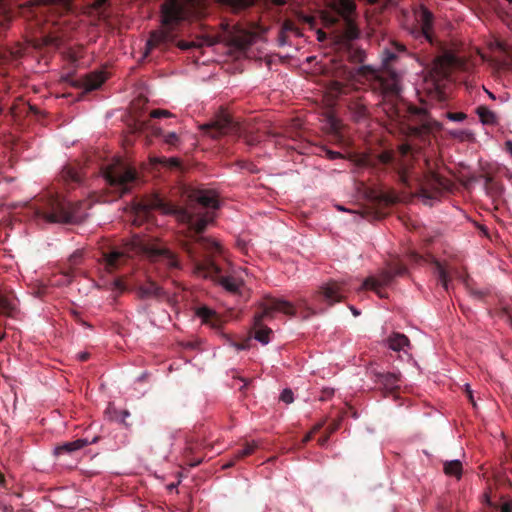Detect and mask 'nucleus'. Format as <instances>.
Listing matches in <instances>:
<instances>
[{"instance_id":"nucleus-48","label":"nucleus","mask_w":512,"mask_h":512,"mask_svg":"<svg viewBox=\"0 0 512 512\" xmlns=\"http://www.w3.org/2000/svg\"><path fill=\"white\" fill-rule=\"evenodd\" d=\"M278 41L281 46L287 43V33H283L282 30L279 31Z\"/></svg>"},{"instance_id":"nucleus-27","label":"nucleus","mask_w":512,"mask_h":512,"mask_svg":"<svg viewBox=\"0 0 512 512\" xmlns=\"http://www.w3.org/2000/svg\"><path fill=\"white\" fill-rule=\"evenodd\" d=\"M61 177L68 185L79 184L81 182L78 170L72 166L64 167L61 172Z\"/></svg>"},{"instance_id":"nucleus-12","label":"nucleus","mask_w":512,"mask_h":512,"mask_svg":"<svg viewBox=\"0 0 512 512\" xmlns=\"http://www.w3.org/2000/svg\"><path fill=\"white\" fill-rule=\"evenodd\" d=\"M407 272V268L398 259H393L387 264V268L381 270L378 278L370 276L367 277L363 284L362 289L372 290L379 297H385L382 291L383 286H388L396 276H403Z\"/></svg>"},{"instance_id":"nucleus-18","label":"nucleus","mask_w":512,"mask_h":512,"mask_svg":"<svg viewBox=\"0 0 512 512\" xmlns=\"http://www.w3.org/2000/svg\"><path fill=\"white\" fill-rule=\"evenodd\" d=\"M342 21V28L339 31V38L342 41L350 42L359 37L360 31L353 18H346Z\"/></svg>"},{"instance_id":"nucleus-43","label":"nucleus","mask_w":512,"mask_h":512,"mask_svg":"<svg viewBox=\"0 0 512 512\" xmlns=\"http://www.w3.org/2000/svg\"><path fill=\"white\" fill-rule=\"evenodd\" d=\"M321 427H322L321 423L315 425L313 427L312 431L309 432L307 435H305V437L303 438V443L309 442L313 438V434L316 433L317 431H319L321 429Z\"/></svg>"},{"instance_id":"nucleus-23","label":"nucleus","mask_w":512,"mask_h":512,"mask_svg":"<svg viewBox=\"0 0 512 512\" xmlns=\"http://www.w3.org/2000/svg\"><path fill=\"white\" fill-rule=\"evenodd\" d=\"M134 128L135 131L138 132L150 131L152 135L157 137L162 135V129L152 124L149 119L143 120L140 118H136L134 121Z\"/></svg>"},{"instance_id":"nucleus-45","label":"nucleus","mask_w":512,"mask_h":512,"mask_svg":"<svg viewBox=\"0 0 512 512\" xmlns=\"http://www.w3.org/2000/svg\"><path fill=\"white\" fill-rule=\"evenodd\" d=\"M464 391H465V394H466L468 400L473 405V407H476V403H475L474 396H473V391L470 389V386L468 384H465V390Z\"/></svg>"},{"instance_id":"nucleus-57","label":"nucleus","mask_w":512,"mask_h":512,"mask_svg":"<svg viewBox=\"0 0 512 512\" xmlns=\"http://www.w3.org/2000/svg\"><path fill=\"white\" fill-rule=\"evenodd\" d=\"M5 484V476L0 472V485L3 486Z\"/></svg>"},{"instance_id":"nucleus-13","label":"nucleus","mask_w":512,"mask_h":512,"mask_svg":"<svg viewBox=\"0 0 512 512\" xmlns=\"http://www.w3.org/2000/svg\"><path fill=\"white\" fill-rule=\"evenodd\" d=\"M334 15H326L324 17L327 25H336L340 20L352 18V14L356 9L355 3L351 0H336L331 3Z\"/></svg>"},{"instance_id":"nucleus-61","label":"nucleus","mask_w":512,"mask_h":512,"mask_svg":"<svg viewBox=\"0 0 512 512\" xmlns=\"http://www.w3.org/2000/svg\"><path fill=\"white\" fill-rule=\"evenodd\" d=\"M368 1H369L370 3H372V4H375V3L379 2V0H368Z\"/></svg>"},{"instance_id":"nucleus-44","label":"nucleus","mask_w":512,"mask_h":512,"mask_svg":"<svg viewBox=\"0 0 512 512\" xmlns=\"http://www.w3.org/2000/svg\"><path fill=\"white\" fill-rule=\"evenodd\" d=\"M159 162L167 163L171 167H179L180 166V162L177 158H170V159L162 158V159H159Z\"/></svg>"},{"instance_id":"nucleus-22","label":"nucleus","mask_w":512,"mask_h":512,"mask_svg":"<svg viewBox=\"0 0 512 512\" xmlns=\"http://www.w3.org/2000/svg\"><path fill=\"white\" fill-rule=\"evenodd\" d=\"M476 113L484 125L495 126L498 125L499 119L495 112L490 110L487 106L481 105L477 107Z\"/></svg>"},{"instance_id":"nucleus-54","label":"nucleus","mask_w":512,"mask_h":512,"mask_svg":"<svg viewBox=\"0 0 512 512\" xmlns=\"http://www.w3.org/2000/svg\"><path fill=\"white\" fill-rule=\"evenodd\" d=\"M379 201H384L386 204L392 202V200L388 196H381Z\"/></svg>"},{"instance_id":"nucleus-51","label":"nucleus","mask_w":512,"mask_h":512,"mask_svg":"<svg viewBox=\"0 0 512 512\" xmlns=\"http://www.w3.org/2000/svg\"><path fill=\"white\" fill-rule=\"evenodd\" d=\"M338 429V424L337 423H334V424H331L329 427H328V433L327 434H332L333 432H335L336 430Z\"/></svg>"},{"instance_id":"nucleus-3","label":"nucleus","mask_w":512,"mask_h":512,"mask_svg":"<svg viewBox=\"0 0 512 512\" xmlns=\"http://www.w3.org/2000/svg\"><path fill=\"white\" fill-rule=\"evenodd\" d=\"M195 0H165L160 8V27L150 32L146 42L145 56L153 49L166 51L172 45L181 50L198 47L195 42L177 41L181 35L183 22L194 7Z\"/></svg>"},{"instance_id":"nucleus-42","label":"nucleus","mask_w":512,"mask_h":512,"mask_svg":"<svg viewBox=\"0 0 512 512\" xmlns=\"http://www.w3.org/2000/svg\"><path fill=\"white\" fill-rule=\"evenodd\" d=\"M82 258V252L77 250L69 258V262L72 266L79 265Z\"/></svg>"},{"instance_id":"nucleus-25","label":"nucleus","mask_w":512,"mask_h":512,"mask_svg":"<svg viewBox=\"0 0 512 512\" xmlns=\"http://www.w3.org/2000/svg\"><path fill=\"white\" fill-rule=\"evenodd\" d=\"M443 471L448 476L460 479L463 472L462 463L460 460L445 461L443 463Z\"/></svg>"},{"instance_id":"nucleus-39","label":"nucleus","mask_w":512,"mask_h":512,"mask_svg":"<svg viewBox=\"0 0 512 512\" xmlns=\"http://www.w3.org/2000/svg\"><path fill=\"white\" fill-rule=\"evenodd\" d=\"M172 113L164 109H154L150 112V118L172 117Z\"/></svg>"},{"instance_id":"nucleus-15","label":"nucleus","mask_w":512,"mask_h":512,"mask_svg":"<svg viewBox=\"0 0 512 512\" xmlns=\"http://www.w3.org/2000/svg\"><path fill=\"white\" fill-rule=\"evenodd\" d=\"M136 294L141 300L150 298L159 300L168 297L166 292L159 285H157V283L151 280L137 286Z\"/></svg>"},{"instance_id":"nucleus-46","label":"nucleus","mask_w":512,"mask_h":512,"mask_svg":"<svg viewBox=\"0 0 512 512\" xmlns=\"http://www.w3.org/2000/svg\"><path fill=\"white\" fill-rule=\"evenodd\" d=\"M445 62H446L445 59L439 58V59H437V64H436L437 66H440V68H441L440 74L443 76H446L448 74V69L446 67H444L447 64Z\"/></svg>"},{"instance_id":"nucleus-11","label":"nucleus","mask_w":512,"mask_h":512,"mask_svg":"<svg viewBox=\"0 0 512 512\" xmlns=\"http://www.w3.org/2000/svg\"><path fill=\"white\" fill-rule=\"evenodd\" d=\"M349 289L345 282L339 281H328L322 284L312 296L313 304L321 311H325L327 308L332 307L336 303L342 302Z\"/></svg>"},{"instance_id":"nucleus-37","label":"nucleus","mask_w":512,"mask_h":512,"mask_svg":"<svg viewBox=\"0 0 512 512\" xmlns=\"http://www.w3.org/2000/svg\"><path fill=\"white\" fill-rule=\"evenodd\" d=\"M280 30H282L283 33L296 32L297 31V27H296L295 23L292 20L286 19L283 22Z\"/></svg>"},{"instance_id":"nucleus-58","label":"nucleus","mask_w":512,"mask_h":512,"mask_svg":"<svg viewBox=\"0 0 512 512\" xmlns=\"http://www.w3.org/2000/svg\"><path fill=\"white\" fill-rule=\"evenodd\" d=\"M351 311L355 316L359 315V312L354 307H351Z\"/></svg>"},{"instance_id":"nucleus-34","label":"nucleus","mask_w":512,"mask_h":512,"mask_svg":"<svg viewBox=\"0 0 512 512\" xmlns=\"http://www.w3.org/2000/svg\"><path fill=\"white\" fill-rule=\"evenodd\" d=\"M348 59L352 63H362L364 62L365 53L361 49H353L349 47L348 49Z\"/></svg>"},{"instance_id":"nucleus-38","label":"nucleus","mask_w":512,"mask_h":512,"mask_svg":"<svg viewBox=\"0 0 512 512\" xmlns=\"http://www.w3.org/2000/svg\"><path fill=\"white\" fill-rule=\"evenodd\" d=\"M446 116L449 120L459 122L467 118V115L463 112H447Z\"/></svg>"},{"instance_id":"nucleus-33","label":"nucleus","mask_w":512,"mask_h":512,"mask_svg":"<svg viewBox=\"0 0 512 512\" xmlns=\"http://www.w3.org/2000/svg\"><path fill=\"white\" fill-rule=\"evenodd\" d=\"M425 178H426L427 183L434 187L439 188V187L445 186L444 178H442L440 175H438L437 173H435L433 171H429L425 175Z\"/></svg>"},{"instance_id":"nucleus-9","label":"nucleus","mask_w":512,"mask_h":512,"mask_svg":"<svg viewBox=\"0 0 512 512\" xmlns=\"http://www.w3.org/2000/svg\"><path fill=\"white\" fill-rule=\"evenodd\" d=\"M103 175L111 191L119 196L129 193L138 183L137 171L122 162L107 166Z\"/></svg>"},{"instance_id":"nucleus-47","label":"nucleus","mask_w":512,"mask_h":512,"mask_svg":"<svg viewBox=\"0 0 512 512\" xmlns=\"http://www.w3.org/2000/svg\"><path fill=\"white\" fill-rule=\"evenodd\" d=\"M114 287L118 289L120 292L126 290V286L121 278H117L114 280Z\"/></svg>"},{"instance_id":"nucleus-41","label":"nucleus","mask_w":512,"mask_h":512,"mask_svg":"<svg viewBox=\"0 0 512 512\" xmlns=\"http://www.w3.org/2000/svg\"><path fill=\"white\" fill-rule=\"evenodd\" d=\"M280 399L289 404L293 402V392L290 389H284L280 395Z\"/></svg>"},{"instance_id":"nucleus-16","label":"nucleus","mask_w":512,"mask_h":512,"mask_svg":"<svg viewBox=\"0 0 512 512\" xmlns=\"http://www.w3.org/2000/svg\"><path fill=\"white\" fill-rule=\"evenodd\" d=\"M224 5L229 7L234 13H239L251 6H253L258 0H221ZM264 5L270 6H284L286 0H262Z\"/></svg>"},{"instance_id":"nucleus-55","label":"nucleus","mask_w":512,"mask_h":512,"mask_svg":"<svg viewBox=\"0 0 512 512\" xmlns=\"http://www.w3.org/2000/svg\"><path fill=\"white\" fill-rule=\"evenodd\" d=\"M267 134H268V135H270V136H272V137H278V136H280V133H278V132H274V131H272V130L267 131Z\"/></svg>"},{"instance_id":"nucleus-6","label":"nucleus","mask_w":512,"mask_h":512,"mask_svg":"<svg viewBox=\"0 0 512 512\" xmlns=\"http://www.w3.org/2000/svg\"><path fill=\"white\" fill-rule=\"evenodd\" d=\"M82 203H73L58 193H47L28 207V214L47 223L77 222L83 218Z\"/></svg>"},{"instance_id":"nucleus-17","label":"nucleus","mask_w":512,"mask_h":512,"mask_svg":"<svg viewBox=\"0 0 512 512\" xmlns=\"http://www.w3.org/2000/svg\"><path fill=\"white\" fill-rule=\"evenodd\" d=\"M433 20L434 16L426 7H422L419 14V22L421 25L420 33L429 42L433 43Z\"/></svg>"},{"instance_id":"nucleus-59","label":"nucleus","mask_w":512,"mask_h":512,"mask_svg":"<svg viewBox=\"0 0 512 512\" xmlns=\"http://www.w3.org/2000/svg\"><path fill=\"white\" fill-rule=\"evenodd\" d=\"M423 194H424V196L431 198V195H427V192L424 189H423Z\"/></svg>"},{"instance_id":"nucleus-21","label":"nucleus","mask_w":512,"mask_h":512,"mask_svg":"<svg viewBox=\"0 0 512 512\" xmlns=\"http://www.w3.org/2000/svg\"><path fill=\"white\" fill-rule=\"evenodd\" d=\"M390 349L394 351H405V347L410 345L408 337L402 333L395 332L387 339Z\"/></svg>"},{"instance_id":"nucleus-50","label":"nucleus","mask_w":512,"mask_h":512,"mask_svg":"<svg viewBox=\"0 0 512 512\" xmlns=\"http://www.w3.org/2000/svg\"><path fill=\"white\" fill-rule=\"evenodd\" d=\"M328 439H329V434H326V435H324V436H321V437L318 439V443H319V445L324 446V445L327 443Z\"/></svg>"},{"instance_id":"nucleus-35","label":"nucleus","mask_w":512,"mask_h":512,"mask_svg":"<svg viewBox=\"0 0 512 512\" xmlns=\"http://www.w3.org/2000/svg\"><path fill=\"white\" fill-rule=\"evenodd\" d=\"M486 502L490 507H493L494 509H499L500 512H512V501H506L502 505H498L496 503H493L488 495H485Z\"/></svg>"},{"instance_id":"nucleus-53","label":"nucleus","mask_w":512,"mask_h":512,"mask_svg":"<svg viewBox=\"0 0 512 512\" xmlns=\"http://www.w3.org/2000/svg\"><path fill=\"white\" fill-rule=\"evenodd\" d=\"M505 145H506V148L509 151V153L512 155V142L511 141H507L505 143Z\"/></svg>"},{"instance_id":"nucleus-40","label":"nucleus","mask_w":512,"mask_h":512,"mask_svg":"<svg viewBox=\"0 0 512 512\" xmlns=\"http://www.w3.org/2000/svg\"><path fill=\"white\" fill-rule=\"evenodd\" d=\"M501 314L512 326V304L505 305L501 310Z\"/></svg>"},{"instance_id":"nucleus-26","label":"nucleus","mask_w":512,"mask_h":512,"mask_svg":"<svg viewBox=\"0 0 512 512\" xmlns=\"http://www.w3.org/2000/svg\"><path fill=\"white\" fill-rule=\"evenodd\" d=\"M199 447H200V444L196 440H194L193 437L188 438L186 440V447H185L186 457H188L189 454H193V453L197 452ZM201 462H202V457H199L196 459L187 458V463L192 467L198 466Z\"/></svg>"},{"instance_id":"nucleus-8","label":"nucleus","mask_w":512,"mask_h":512,"mask_svg":"<svg viewBox=\"0 0 512 512\" xmlns=\"http://www.w3.org/2000/svg\"><path fill=\"white\" fill-rule=\"evenodd\" d=\"M379 160L382 164L393 167L402 184L410 186L412 181L417 183L420 181L419 176L414 172L416 154L409 144H402L396 153L382 152Z\"/></svg>"},{"instance_id":"nucleus-10","label":"nucleus","mask_w":512,"mask_h":512,"mask_svg":"<svg viewBox=\"0 0 512 512\" xmlns=\"http://www.w3.org/2000/svg\"><path fill=\"white\" fill-rule=\"evenodd\" d=\"M203 129L208 131V134L213 138H218L222 135H238L243 137L245 143L249 146H255L261 142V138L257 133L243 131L242 126L235 122L228 114L219 116L211 124L204 125Z\"/></svg>"},{"instance_id":"nucleus-20","label":"nucleus","mask_w":512,"mask_h":512,"mask_svg":"<svg viewBox=\"0 0 512 512\" xmlns=\"http://www.w3.org/2000/svg\"><path fill=\"white\" fill-rule=\"evenodd\" d=\"M106 80V76L103 72H94L88 74L83 79V88L85 91H93L98 89Z\"/></svg>"},{"instance_id":"nucleus-32","label":"nucleus","mask_w":512,"mask_h":512,"mask_svg":"<svg viewBox=\"0 0 512 512\" xmlns=\"http://www.w3.org/2000/svg\"><path fill=\"white\" fill-rule=\"evenodd\" d=\"M256 448H257V445L254 442L246 443L243 448L238 449L237 451L234 452V459L235 460L244 459L245 457L253 454Z\"/></svg>"},{"instance_id":"nucleus-24","label":"nucleus","mask_w":512,"mask_h":512,"mask_svg":"<svg viewBox=\"0 0 512 512\" xmlns=\"http://www.w3.org/2000/svg\"><path fill=\"white\" fill-rule=\"evenodd\" d=\"M197 316L202 319L206 324H210L213 328L219 327V319L216 313L210 308L203 306L199 307L196 312Z\"/></svg>"},{"instance_id":"nucleus-19","label":"nucleus","mask_w":512,"mask_h":512,"mask_svg":"<svg viewBox=\"0 0 512 512\" xmlns=\"http://www.w3.org/2000/svg\"><path fill=\"white\" fill-rule=\"evenodd\" d=\"M87 444H88V441L86 439H77V440H74L71 442H65L63 444L58 445L55 448L54 454L56 456H59L62 454H71L72 452L82 449Z\"/></svg>"},{"instance_id":"nucleus-30","label":"nucleus","mask_w":512,"mask_h":512,"mask_svg":"<svg viewBox=\"0 0 512 512\" xmlns=\"http://www.w3.org/2000/svg\"><path fill=\"white\" fill-rule=\"evenodd\" d=\"M67 10L71 9V0H58ZM87 5L95 11H100L107 0H86Z\"/></svg>"},{"instance_id":"nucleus-7","label":"nucleus","mask_w":512,"mask_h":512,"mask_svg":"<svg viewBox=\"0 0 512 512\" xmlns=\"http://www.w3.org/2000/svg\"><path fill=\"white\" fill-rule=\"evenodd\" d=\"M275 312L294 316L296 309L291 302L276 298H267L259 304L258 311L253 317V330L254 338L264 345L269 343L272 330L265 326L263 322L273 319Z\"/></svg>"},{"instance_id":"nucleus-56","label":"nucleus","mask_w":512,"mask_h":512,"mask_svg":"<svg viewBox=\"0 0 512 512\" xmlns=\"http://www.w3.org/2000/svg\"><path fill=\"white\" fill-rule=\"evenodd\" d=\"M88 358H89V354H88V353H82V354L80 355V359H81L82 361H86Z\"/></svg>"},{"instance_id":"nucleus-36","label":"nucleus","mask_w":512,"mask_h":512,"mask_svg":"<svg viewBox=\"0 0 512 512\" xmlns=\"http://www.w3.org/2000/svg\"><path fill=\"white\" fill-rule=\"evenodd\" d=\"M164 142L170 147H177L180 143V138L176 133L170 132L164 136Z\"/></svg>"},{"instance_id":"nucleus-31","label":"nucleus","mask_w":512,"mask_h":512,"mask_svg":"<svg viewBox=\"0 0 512 512\" xmlns=\"http://www.w3.org/2000/svg\"><path fill=\"white\" fill-rule=\"evenodd\" d=\"M350 109L353 111L357 120L365 118L368 114L367 106L362 101H355L350 104Z\"/></svg>"},{"instance_id":"nucleus-4","label":"nucleus","mask_w":512,"mask_h":512,"mask_svg":"<svg viewBox=\"0 0 512 512\" xmlns=\"http://www.w3.org/2000/svg\"><path fill=\"white\" fill-rule=\"evenodd\" d=\"M187 241L182 243V251L190 260L195 275L217 282L232 294L242 293V277L237 272L222 275L221 268L215 263L214 258L222 254V247L218 242L213 239H200L194 244Z\"/></svg>"},{"instance_id":"nucleus-52","label":"nucleus","mask_w":512,"mask_h":512,"mask_svg":"<svg viewBox=\"0 0 512 512\" xmlns=\"http://www.w3.org/2000/svg\"><path fill=\"white\" fill-rule=\"evenodd\" d=\"M464 134H466V132H464V131H454V132H451L452 136L458 137V138H462Z\"/></svg>"},{"instance_id":"nucleus-49","label":"nucleus","mask_w":512,"mask_h":512,"mask_svg":"<svg viewBox=\"0 0 512 512\" xmlns=\"http://www.w3.org/2000/svg\"><path fill=\"white\" fill-rule=\"evenodd\" d=\"M327 156H328L329 159L334 160V159L341 158L342 154L340 152L328 150L327 151Z\"/></svg>"},{"instance_id":"nucleus-29","label":"nucleus","mask_w":512,"mask_h":512,"mask_svg":"<svg viewBox=\"0 0 512 512\" xmlns=\"http://www.w3.org/2000/svg\"><path fill=\"white\" fill-rule=\"evenodd\" d=\"M436 273L438 277V281L441 283V285L444 287L446 291L449 289V282L451 281V277L449 275L448 270L440 263L436 262Z\"/></svg>"},{"instance_id":"nucleus-1","label":"nucleus","mask_w":512,"mask_h":512,"mask_svg":"<svg viewBox=\"0 0 512 512\" xmlns=\"http://www.w3.org/2000/svg\"><path fill=\"white\" fill-rule=\"evenodd\" d=\"M406 52V47L398 42H391L388 48L382 52V63L384 68L391 74L393 64L398 60L400 54ZM359 79L368 82L370 89L382 96L379 106L389 120L407 130V134L422 142L429 140L431 134L441 129V124L433 119L427 110L409 104L399 98V84L395 75L385 78L370 66L362 65L357 69Z\"/></svg>"},{"instance_id":"nucleus-62","label":"nucleus","mask_w":512,"mask_h":512,"mask_svg":"<svg viewBox=\"0 0 512 512\" xmlns=\"http://www.w3.org/2000/svg\"><path fill=\"white\" fill-rule=\"evenodd\" d=\"M237 349H244V346L243 345H236Z\"/></svg>"},{"instance_id":"nucleus-28","label":"nucleus","mask_w":512,"mask_h":512,"mask_svg":"<svg viewBox=\"0 0 512 512\" xmlns=\"http://www.w3.org/2000/svg\"><path fill=\"white\" fill-rule=\"evenodd\" d=\"M484 187L486 192L491 197H499L502 193V186L499 182L495 181L491 176L485 177Z\"/></svg>"},{"instance_id":"nucleus-14","label":"nucleus","mask_w":512,"mask_h":512,"mask_svg":"<svg viewBox=\"0 0 512 512\" xmlns=\"http://www.w3.org/2000/svg\"><path fill=\"white\" fill-rule=\"evenodd\" d=\"M400 374L394 372L375 373V383L385 392L386 395H394L399 389Z\"/></svg>"},{"instance_id":"nucleus-64","label":"nucleus","mask_w":512,"mask_h":512,"mask_svg":"<svg viewBox=\"0 0 512 512\" xmlns=\"http://www.w3.org/2000/svg\"><path fill=\"white\" fill-rule=\"evenodd\" d=\"M489 96H490L492 99H494V98H495V97H494V95H493L492 93H489Z\"/></svg>"},{"instance_id":"nucleus-60","label":"nucleus","mask_w":512,"mask_h":512,"mask_svg":"<svg viewBox=\"0 0 512 512\" xmlns=\"http://www.w3.org/2000/svg\"><path fill=\"white\" fill-rule=\"evenodd\" d=\"M123 415L126 417V416H129L130 413L128 411H123Z\"/></svg>"},{"instance_id":"nucleus-5","label":"nucleus","mask_w":512,"mask_h":512,"mask_svg":"<svg viewBox=\"0 0 512 512\" xmlns=\"http://www.w3.org/2000/svg\"><path fill=\"white\" fill-rule=\"evenodd\" d=\"M134 256L149 257L152 260L161 259L168 267L173 269L181 267L180 261L174 252L168 248L148 243L146 238L139 236L133 237L130 242L122 247L103 248L100 263L108 273H114Z\"/></svg>"},{"instance_id":"nucleus-2","label":"nucleus","mask_w":512,"mask_h":512,"mask_svg":"<svg viewBox=\"0 0 512 512\" xmlns=\"http://www.w3.org/2000/svg\"><path fill=\"white\" fill-rule=\"evenodd\" d=\"M190 198L186 207L175 205L160 195H152L139 204L144 213L148 214L152 210H157L165 215L175 217L178 222L187 226L177 236V244L181 250L182 243L185 240L194 244L200 239H210L202 235L208 224L214 220V213L207 211V209H217L219 207L216 195L210 191L195 192Z\"/></svg>"},{"instance_id":"nucleus-63","label":"nucleus","mask_w":512,"mask_h":512,"mask_svg":"<svg viewBox=\"0 0 512 512\" xmlns=\"http://www.w3.org/2000/svg\"><path fill=\"white\" fill-rule=\"evenodd\" d=\"M232 465H233V462H230L227 465H225V467H231Z\"/></svg>"}]
</instances>
